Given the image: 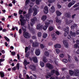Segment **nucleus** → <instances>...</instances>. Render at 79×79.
Returning <instances> with one entry per match:
<instances>
[{
    "label": "nucleus",
    "instance_id": "1",
    "mask_svg": "<svg viewBox=\"0 0 79 79\" xmlns=\"http://www.w3.org/2000/svg\"><path fill=\"white\" fill-rule=\"evenodd\" d=\"M21 19H20L19 21H20V24L21 26H24L26 23V20L24 19V17H23V15H21L20 16Z\"/></svg>",
    "mask_w": 79,
    "mask_h": 79
},
{
    "label": "nucleus",
    "instance_id": "2",
    "mask_svg": "<svg viewBox=\"0 0 79 79\" xmlns=\"http://www.w3.org/2000/svg\"><path fill=\"white\" fill-rule=\"evenodd\" d=\"M37 20V17H34L33 19H31V22L30 23V25L31 27H33L34 24H35V21Z\"/></svg>",
    "mask_w": 79,
    "mask_h": 79
},
{
    "label": "nucleus",
    "instance_id": "3",
    "mask_svg": "<svg viewBox=\"0 0 79 79\" xmlns=\"http://www.w3.org/2000/svg\"><path fill=\"white\" fill-rule=\"evenodd\" d=\"M23 35L24 37L26 39L29 38L31 37L29 34L27 32H25L24 33H23Z\"/></svg>",
    "mask_w": 79,
    "mask_h": 79
},
{
    "label": "nucleus",
    "instance_id": "4",
    "mask_svg": "<svg viewBox=\"0 0 79 79\" xmlns=\"http://www.w3.org/2000/svg\"><path fill=\"white\" fill-rule=\"evenodd\" d=\"M46 66L47 68H48L49 69H52L53 68V67L52 64L49 63H48L46 64Z\"/></svg>",
    "mask_w": 79,
    "mask_h": 79
},
{
    "label": "nucleus",
    "instance_id": "5",
    "mask_svg": "<svg viewBox=\"0 0 79 79\" xmlns=\"http://www.w3.org/2000/svg\"><path fill=\"white\" fill-rule=\"evenodd\" d=\"M56 22L57 23L58 25H59V26L61 25V20L59 19L57 17H56Z\"/></svg>",
    "mask_w": 79,
    "mask_h": 79
},
{
    "label": "nucleus",
    "instance_id": "6",
    "mask_svg": "<svg viewBox=\"0 0 79 79\" xmlns=\"http://www.w3.org/2000/svg\"><path fill=\"white\" fill-rule=\"evenodd\" d=\"M63 42L64 45L65 46V47L66 48H68V43L67 42V41L65 40H64L63 41Z\"/></svg>",
    "mask_w": 79,
    "mask_h": 79
},
{
    "label": "nucleus",
    "instance_id": "7",
    "mask_svg": "<svg viewBox=\"0 0 79 79\" xmlns=\"http://www.w3.org/2000/svg\"><path fill=\"white\" fill-rule=\"evenodd\" d=\"M44 12L45 14H47L48 13V7L47 6H45L44 8Z\"/></svg>",
    "mask_w": 79,
    "mask_h": 79
},
{
    "label": "nucleus",
    "instance_id": "8",
    "mask_svg": "<svg viewBox=\"0 0 79 79\" xmlns=\"http://www.w3.org/2000/svg\"><path fill=\"white\" fill-rule=\"evenodd\" d=\"M49 11L51 13H53L55 11V7L53 6H52L50 9H49Z\"/></svg>",
    "mask_w": 79,
    "mask_h": 79
},
{
    "label": "nucleus",
    "instance_id": "9",
    "mask_svg": "<svg viewBox=\"0 0 79 79\" xmlns=\"http://www.w3.org/2000/svg\"><path fill=\"white\" fill-rule=\"evenodd\" d=\"M74 75L76 76H78L79 74V70L78 69H74Z\"/></svg>",
    "mask_w": 79,
    "mask_h": 79
},
{
    "label": "nucleus",
    "instance_id": "10",
    "mask_svg": "<svg viewBox=\"0 0 79 79\" xmlns=\"http://www.w3.org/2000/svg\"><path fill=\"white\" fill-rule=\"evenodd\" d=\"M34 13L33 14V16H35L37 15V9L36 8H33Z\"/></svg>",
    "mask_w": 79,
    "mask_h": 79
},
{
    "label": "nucleus",
    "instance_id": "11",
    "mask_svg": "<svg viewBox=\"0 0 79 79\" xmlns=\"http://www.w3.org/2000/svg\"><path fill=\"white\" fill-rule=\"evenodd\" d=\"M75 4V1H73L72 2H69L68 4V7L70 8L72 5H74Z\"/></svg>",
    "mask_w": 79,
    "mask_h": 79
},
{
    "label": "nucleus",
    "instance_id": "12",
    "mask_svg": "<svg viewBox=\"0 0 79 79\" xmlns=\"http://www.w3.org/2000/svg\"><path fill=\"white\" fill-rule=\"evenodd\" d=\"M30 68L32 71H35L36 69L35 66L34 65H30Z\"/></svg>",
    "mask_w": 79,
    "mask_h": 79
},
{
    "label": "nucleus",
    "instance_id": "13",
    "mask_svg": "<svg viewBox=\"0 0 79 79\" xmlns=\"http://www.w3.org/2000/svg\"><path fill=\"white\" fill-rule=\"evenodd\" d=\"M32 61L34 62V63H37L38 62V60H37V58L36 57H32Z\"/></svg>",
    "mask_w": 79,
    "mask_h": 79
},
{
    "label": "nucleus",
    "instance_id": "14",
    "mask_svg": "<svg viewBox=\"0 0 79 79\" xmlns=\"http://www.w3.org/2000/svg\"><path fill=\"white\" fill-rule=\"evenodd\" d=\"M43 25H40V24H39L37 25L36 29L37 30L41 29L43 28Z\"/></svg>",
    "mask_w": 79,
    "mask_h": 79
},
{
    "label": "nucleus",
    "instance_id": "15",
    "mask_svg": "<svg viewBox=\"0 0 79 79\" xmlns=\"http://www.w3.org/2000/svg\"><path fill=\"white\" fill-rule=\"evenodd\" d=\"M52 73H48L47 74V75L45 76V77L46 79H48V78H50V77H52Z\"/></svg>",
    "mask_w": 79,
    "mask_h": 79
},
{
    "label": "nucleus",
    "instance_id": "16",
    "mask_svg": "<svg viewBox=\"0 0 79 79\" xmlns=\"http://www.w3.org/2000/svg\"><path fill=\"white\" fill-rule=\"evenodd\" d=\"M35 54L37 56H39L40 53V50L36 49L35 51Z\"/></svg>",
    "mask_w": 79,
    "mask_h": 79
},
{
    "label": "nucleus",
    "instance_id": "17",
    "mask_svg": "<svg viewBox=\"0 0 79 79\" xmlns=\"http://www.w3.org/2000/svg\"><path fill=\"white\" fill-rule=\"evenodd\" d=\"M56 13L57 16H60L61 15L62 13L59 10L56 11Z\"/></svg>",
    "mask_w": 79,
    "mask_h": 79
},
{
    "label": "nucleus",
    "instance_id": "18",
    "mask_svg": "<svg viewBox=\"0 0 79 79\" xmlns=\"http://www.w3.org/2000/svg\"><path fill=\"white\" fill-rule=\"evenodd\" d=\"M29 63H30V62H27V60H26V59L24 60L23 64L25 66H27V65L29 64Z\"/></svg>",
    "mask_w": 79,
    "mask_h": 79
},
{
    "label": "nucleus",
    "instance_id": "19",
    "mask_svg": "<svg viewBox=\"0 0 79 79\" xmlns=\"http://www.w3.org/2000/svg\"><path fill=\"white\" fill-rule=\"evenodd\" d=\"M47 18V16L45 15H43L41 17V19L42 20V21H45L46 20Z\"/></svg>",
    "mask_w": 79,
    "mask_h": 79
},
{
    "label": "nucleus",
    "instance_id": "20",
    "mask_svg": "<svg viewBox=\"0 0 79 79\" xmlns=\"http://www.w3.org/2000/svg\"><path fill=\"white\" fill-rule=\"evenodd\" d=\"M70 34L72 37H76V33L75 32H73V31H70Z\"/></svg>",
    "mask_w": 79,
    "mask_h": 79
},
{
    "label": "nucleus",
    "instance_id": "21",
    "mask_svg": "<svg viewBox=\"0 0 79 79\" xmlns=\"http://www.w3.org/2000/svg\"><path fill=\"white\" fill-rule=\"evenodd\" d=\"M69 73L70 76H73V75H74V72L73 70H69Z\"/></svg>",
    "mask_w": 79,
    "mask_h": 79
},
{
    "label": "nucleus",
    "instance_id": "22",
    "mask_svg": "<svg viewBox=\"0 0 79 79\" xmlns=\"http://www.w3.org/2000/svg\"><path fill=\"white\" fill-rule=\"evenodd\" d=\"M38 44L37 43H32V46L33 47H38Z\"/></svg>",
    "mask_w": 79,
    "mask_h": 79
},
{
    "label": "nucleus",
    "instance_id": "23",
    "mask_svg": "<svg viewBox=\"0 0 79 79\" xmlns=\"http://www.w3.org/2000/svg\"><path fill=\"white\" fill-rule=\"evenodd\" d=\"M61 45L58 44H56L54 45V47H55V48H61Z\"/></svg>",
    "mask_w": 79,
    "mask_h": 79
},
{
    "label": "nucleus",
    "instance_id": "24",
    "mask_svg": "<svg viewBox=\"0 0 79 79\" xmlns=\"http://www.w3.org/2000/svg\"><path fill=\"white\" fill-rule=\"evenodd\" d=\"M0 75L1 77H3L4 76H5V74H4V73L3 72L1 71L0 72Z\"/></svg>",
    "mask_w": 79,
    "mask_h": 79
},
{
    "label": "nucleus",
    "instance_id": "25",
    "mask_svg": "<svg viewBox=\"0 0 79 79\" xmlns=\"http://www.w3.org/2000/svg\"><path fill=\"white\" fill-rule=\"evenodd\" d=\"M66 14V16L67 18H70L71 16V14L70 13H67Z\"/></svg>",
    "mask_w": 79,
    "mask_h": 79
},
{
    "label": "nucleus",
    "instance_id": "26",
    "mask_svg": "<svg viewBox=\"0 0 79 79\" xmlns=\"http://www.w3.org/2000/svg\"><path fill=\"white\" fill-rule=\"evenodd\" d=\"M65 32L69 34V27H67L65 30Z\"/></svg>",
    "mask_w": 79,
    "mask_h": 79
},
{
    "label": "nucleus",
    "instance_id": "27",
    "mask_svg": "<svg viewBox=\"0 0 79 79\" xmlns=\"http://www.w3.org/2000/svg\"><path fill=\"white\" fill-rule=\"evenodd\" d=\"M44 24H45V26H48H48H49V25H50V23L47 21L45 22Z\"/></svg>",
    "mask_w": 79,
    "mask_h": 79
},
{
    "label": "nucleus",
    "instance_id": "28",
    "mask_svg": "<svg viewBox=\"0 0 79 79\" xmlns=\"http://www.w3.org/2000/svg\"><path fill=\"white\" fill-rule=\"evenodd\" d=\"M30 2H31V0H26L25 5L27 6L29 4V3H30Z\"/></svg>",
    "mask_w": 79,
    "mask_h": 79
},
{
    "label": "nucleus",
    "instance_id": "29",
    "mask_svg": "<svg viewBox=\"0 0 79 79\" xmlns=\"http://www.w3.org/2000/svg\"><path fill=\"white\" fill-rule=\"evenodd\" d=\"M43 61L44 63H47V59L46 58V57H44L43 58Z\"/></svg>",
    "mask_w": 79,
    "mask_h": 79
},
{
    "label": "nucleus",
    "instance_id": "30",
    "mask_svg": "<svg viewBox=\"0 0 79 79\" xmlns=\"http://www.w3.org/2000/svg\"><path fill=\"white\" fill-rule=\"evenodd\" d=\"M53 29H54V28L52 26H50L49 27V31H53Z\"/></svg>",
    "mask_w": 79,
    "mask_h": 79
},
{
    "label": "nucleus",
    "instance_id": "31",
    "mask_svg": "<svg viewBox=\"0 0 79 79\" xmlns=\"http://www.w3.org/2000/svg\"><path fill=\"white\" fill-rule=\"evenodd\" d=\"M51 36H53L52 37V39L53 40H55L56 39V37H55V35H54L53 34H52L51 35Z\"/></svg>",
    "mask_w": 79,
    "mask_h": 79
},
{
    "label": "nucleus",
    "instance_id": "32",
    "mask_svg": "<svg viewBox=\"0 0 79 79\" xmlns=\"http://www.w3.org/2000/svg\"><path fill=\"white\" fill-rule=\"evenodd\" d=\"M22 31H23V33H25V32H26V29L24 27H22Z\"/></svg>",
    "mask_w": 79,
    "mask_h": 79
},
{
    "label": "nucleus",
    "instance_id": "33",
    "mask_svg": "<svg viewBox=\"0 0 79 79\" xmlns=\"http://www.w3.org/2000/svg\"><path fill=\"white\" fill-rule=\"evenodd\" d=\"M44 54L45 56H49V52H48V51H46L44 52Z\"/></svg>",
    "mask_w": 79,
    "mask_h": 79
},
{
    "label": "nucleus",
    "instance_id": "34",
    "mask_svg": "<svg viewBox=\"0 0 79 79\" xmlns=\"http://www.w3.org/2000/svg\"><path fill=\"white\" fill-rule=\"evenodd\" d=\"M68 60L69 62H71V57L70 56V55H68Z\"/></svg>",
    "mask_w": 79,
    "mask_h": 79
},
{
    "label": "nucleus",
    "instance_id": "35",
    "mask_svg": "<svg viewBox=\"0 0 79 79\" xmlns=\"http://www.w3.org/2000/svg\"><path fill=\"white\" fill-rule=\"evenodd\" d=\"M40 64L41 67L44 66V63L42 62H40Z\"/></svg>",
    "mask_w": 79,
    "mask_h": 79
},
{
    "label": "nucleus",
    "instance_id": "36",
    "mask_svg": "<svg viewBox=\"0 0 79 79\" xmlns=\"http://www.w3.org/2000/svg\"><path fill=\"white\" fill-rule=\"evenodd\" d=\"M63 61L64 63H67L68 62V60L66 59H64L63 60Z\"/></svg>",
    "mask_w": 79,
    "mask_h": 79
},
{
    "label": "nucleus",
    "instance_id": "37",
    "mask_svg": "<svg viewBox=\"0 0 79 79\" xmlns=\"http://www.w3.org/2000/svg\"><path fill=\"white\" fill-rule=\"evenodd\" d=\"M4 38L5 39V40H6L7 41V42H10V39H9L6 36H4Z\"/></svg>",
    "mask_w": 79,
    "mask_h": 79
},
{
    "label": "nucleus",
    "instance_id": "38",
    "mask_svg": "<svg viewBox=\"0 0 79 79\" xmlns=\"http://www.w3.org/2000/svg\"><path fill=\"white\" fill-rule=\"evenodd\" d=\"M41 0H36V4H39V3H40V2H41Z\"/></svg>",
    "mask_w": 79,
    "mask_h": 79
},
{
    "label": "nucleus",
    "instance_id": "39",
    "mask_svg": "<svg viewBox=\"0 0 79 79\" xmlns=\"http://www.w3.org/2000/svg\"><path fill=\"white\" fill-rule=\"evenodd\" d=\"M55 1V0H48V2L49 3H52L53 2H54Z\"/></svg>",
    "mask_w": 79,
    "mask_h": 79
},
{
    "label": "nucleus",
    "instance_id": "40",
    "mask_svg": "<svg viewBox=\"0 0 79 79\" xmlns=\"http://www.w3.org/2000/svg\"><path fill=\"white\" fill-rule=\"evenodd\" d=\"M47 34L46 33H44L43 34V38H46V37H47Z\"/></svg>",
    "mask_w": 79,
    "mask_h": 79
},
{
    "label": "nucleus",
    "instance_id": "41",
    "mask_svg": "<svg viewBox=\"0 0 79 79\" xmlns=\"http://www.w3.org/2000/svg\"><path fill=\"white\" fill-rule=\"evenodd\" d=\"M55 74L56 76H59V75H60V73H59V72H58V70L55 71Z\"/></svg>",
    "mask_w": 79,
    "mask_h": 79
},
{
    "label": "nucleus",
    "instance_id": "42",
    "mask_svg": "<svg viewBox=\"0 0 79 79\" xmlns=\"http://www.w3.org/2000/svg\"><path fill=\"white\" fill-rule=\"evenodd\" d=\"M16 68L18 70H19V64L18 63L16 65Z\"/></svg>",
    "mask_w": 79,
    "mask_h": 79
},
{
    "label": "nucleus",
    "instance_id": "43",
    "mask_svg": "<svg viewBox=\"0 0 79 79\" xmlns=\"http://www.w3.org/2000/svg\"><path fill=\"white\" fill-rule=\"evenodd\" d=\"M48 26H46V25H45V26H44L43 28V30H44V31H45L48 28Z\"/></svg>",
    "mask_w": 79,
    "mask_h": 79
},
{
    "label": "nucleus",
    "instance_id": "44",
    "mask_svg": "<svg viewBox=\"0 0 79 79\" xmlns=\"http://www.w3.org/2000/svg\"><path fill=\"white\" fill-rule=\"evenodd\" d=\"M73 47L75 48H78V44H74L73 46Z\"/></svg>",
    "mask_w": 79,
    "mask_h": 79
},
{
    "label": "nucleus",
    "instance_id": "45",
    "mask_svg": "<svg viewBox=\"0 0 79 79\" xmlns=\"http://www.w3.org/2000/svg\"><path fill=\"white\" fill-rule=\"evenodd\" d=\"M38 37H40L41 36H42V33L41 32H39L37 34Z\"/></svg>",
    "mask_w": 79,
    "mask_h": 79
},
{
    "label": "nucleus",
    "instance_id": "46",
    "mask_svg": "<svg viewBox=\"0 0 79 79\" xmlns=\"http://www.w3.org/2000/svg\"><path fill=\"white\" fill-rule=\"evenodd\" d=\"M23 12V10H19V15H21Z\"/></svg>",
    "mask_w": 79,
    "mask_h": 79
},
{
    "label": "nucleus",
    "instance_id": "47",
    "mask_svg": "<svg viewBox=\"0 0 79 79\" xmlns=\"http://www.w3.org/2000/svg\"><path fill=\"white\" fill-rule=\"evenodd\" d=\"M56 51L57 54H59L60 52V51L59 49H56Z\"/></svg>",
    "mask_w": 79,
    "mask_h": 79
},
{
    "label": "nucleus",
    "instance_id": "48",
    "mask_svg": "<svg viewBox=\"0 0 79 79\" xmlns=\"http://www.w3.org/2000/svg\"><path fill=\"white\" fill-rule=\"evenodd\" d=\"M32 11V9L31 8H30L28 10V13L29 14H31Z\"/></svg>",
    "mask_w": 79,
    "mask_h": 79
},
{
    "label": "nucleus",
    "instance_id": "49",
    "mask_svg": "<svg viewBox=\"0 0 79 79\" xmlns=\"http://www.w3.org/2000/svg\"><path fill=\"white\" fill-rule=\"evenodd\" d=\"M79 5L78 3H77V4H75L73 6V8H76V7H77V6H79Z\"/></svg>",
    "mask_w": 79,
    "mask_h": 79
},
{
    "label": "nucleus",
    "instance_id": "50",
    "mask_svg": "<svg viewBox=\"0 0 79 79\" xmlns=\"http://www.w3.org/2000/svg\"><path fill=\"white\" fill-rule=\"evenodd\" d=\"M55 70L53 69L51 71V74H55Z\"/></svg>",
    "mask_w": 79,
    "mask_h": 79
},
{
    "label": "nucleus",
    "instance_id": "51",
    "mask_svg": "<svg viewBox=\"0 0 79 79\" xmlns=\"http://www.w3.org/2000/svg\"><path fill=\"white\" fill-rule=\"evenodd\" d=\"M28 51V47H26L25 48V53H27Z\"/></svg>",
    "mask_w": 79,
    "mask_h": 79
},
{
    "label": "nucleus",
    "instance_id": "52",
    "mask_svg": "<svg viewBox=\"0 0 79 79\" xmlns=\"http://www.w3.org/2000/svg\"><path fill=\"white\" fill-rule=\"evenodd\" d=\"M30 16H31V15H30V14H27L26 15V16L27 18H30Z\"/></svg>",
    "mask_w": 79,
    "mask_h": 79
},
{
    "label": "nucleus",
    "instance_id": "53",
    "mask_svg": "<svg viewBox=\"0 0 79 79\" xmlns=\"http://www.w3.org/2000/svg\"><path fill=\"white\" fill-rule=\"evenodd\" d=\"M29 52H28L27 54H26V57L28 58L29 56Z\"/></svg>",
    "mask_w": 79,
    "mask_h": 79
},
{
    "label": "nucleus",
    "instance_id": "54",
    "mask_svg": "<svg viewBox=\"0 0 79 79\" xmlns=\"http://www.w3.org/2000/svg\"><path fill=\"white\" fill-rule=\"evenodd\" d=\"M59 56H60V57H61V58H63V57L64 56V55L63 54H60Z\"/></svg>",
    "mask_w": 79,
    "mask_h": 79
},
{
    "label": "nucleus",
    "instance_id": "55",
    "mask_svg": "<svg viewBox=\"0 0 79 79\" xmlns=\"http://www.w3.org/2000/svg\"><path fill=\"white\" fill-rule=\"evenodd\" d=\"M40 47L41 48H44V46L42 44H40Z\"/></svg>",
    "mask_w": 79,
    "mask_h": 79
},
{
    "label": "nucleus",
    "instance_id": "56",
    "mask_svg": "<svg viewBox=\"0 0 79 79\" xmlns=\"http://www.w3.org/2000/svg\"><path fill=\"white\" fill-rule=\"evenodd\" d=\"M57 6L58 8H59V9H60V8H61V6L60 4L57 5Z\"/></svg>",
    "mask_w": 79,
    "mask_h": 79
},
{
    "label": "nucleus",
    "instance_id": "57",
    "mask_svg": "<svg viewBox=\"0 0 79 79\" xmlns=\"http://www.w3.org/2000/svg\"><path fill=\"white\" fill-rule=\"evenodd\" d=\"M72 22H73V20H70L68 21V24H71V23H72Z\"/></svg>",
    "mask_w": 79,
    "mask_h": 79
},
{
    "label": "nucleus",
    "instance_id": "58",
    "mask_svg": "<svg viewBox=\"0 0 79 79\" xmlns=\"http://www.w3.org/2000/svg\"><path fill=\"white\" fill-rule=\"evenodd\" d=\"M32 38L33 39H37V37L35 35L33 36Z\"/></svg>",
    "mask_w": 79,
    "mask_h": 79
},
{
    "label": "nucleus",
    "instance_id": "59",
    "mask_svg": "<svg viewBox=\"0 0 79 79\" xmlns=\"http://www.w3.org/2000/svg\"><path fill=\"white\" fill-rule=\"evenodd\" d=\"M16 54V52L14 51L12 52H11V55H12L14 56Z\"/></svg>",
    "mask_w": 79,
    "mask_h": 79
},
{
    "label": "nucleus",
    "instance_id": "60",
    "mask_svg": "<svg viewBox=\"0 0 79 79\" xmlns=\"http://www.w3.org/2000/svg\"><path fill=\"white\" fill-rule=\"evenodd\" d=\"M67 38L68 39H71V35H69L68 36Z\"/></svg>",
    "mask_w": 79,
    "mask_h": 79
},
{
    "label": "nucleus",
    "instance_id": "61",
    "mask_svg": "<svg viewBox=\"0 0 79 79\" xmlns=\"http://www.w3.org/2000/svg\"><path fill=\"white\" fill-rule=\"evenodd\" d=\"M68 33H66V32H65V33H64V37H66L67 36V35L68 34Z\"/></svg>",
    "mask_w": 79,
    "mask_h": 79
},
{
    "label": "nucleus",
    "instance_id": "62",
    "mask_svg": "<svg viewBox=\"0 0 79 79\" xmlns=\"http://www.w3.org/2000/svg\"><path fill=\"white\" fill-rule=\"evenodd\" d=\"M49 23H51V24H52V23H53V20H49L48 22Z\"/></svg>",
    "mask_w": 79,
    "mask_h": 79
},
{
    "label": "nucleus",
    "instance_id": "63",
    "mask_svg": "<svg viewBox=\"0 0 79 79\" xmlns=\"http://www.w3.org/2000/svg\"><path fill=\"white\" fill-rule=\"evenodd\" d=\"M19 34H21L22 33V30H21V29H19Z\"/></svg>",
    "mask_w": 79,
    "mask_h": 79
},
{
    "label": "nucleus",
    "instance_id": "64",
    "mask_svg": "<svg viewBox=\"0 0 79 79\" xmlns=\"http://www.w3.org/2000/svg\"><path fill=\"white\" fill-rule=\"evenodd\" d=\"M76 34L78 35L79 34V30H78L76 32Z\"/></svg>",
    "mask_w": 79,
    "mask_h": 79
}]
</instances>
